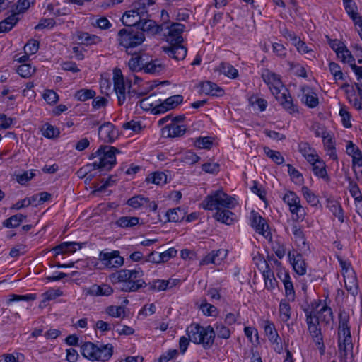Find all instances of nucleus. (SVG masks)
<instances>
[{
	"label": "nucleus",
	"instance_id": "obj_62",
	"mask_svg": "<svg viewBox=\"0 0 362 362\" xmlns=\"http://www.w3.org/2000/svg\"><path fill=\"white\" fill-rule=\"evenodd\" d=\"M216 333L218 337L225 339H229L230 337V329L221 323L216 325Z\"/></svg>",
	"mask_w": 362,
	"mask_h": 362
},
{
	"label": "nucleus",
	"instance_id": "obj_60",
	"mask_svg": "<svg viewBox=\"0 0 362 362\" xmlns=\"http://www.w3.org/2000/svg\"><path fill=\"white\" fill-rule=\"evenodd\" d=\"M35 0H18L16 5V13L18 14L25 12L31 5H33Z\"/></svg>",
	"mask_w": 362,
	"mask_h": 362
},
{
	"label": "nucleus",
	"instance_id": "obj_4",
	"mask_svg": "<svg viewBox=\"0 0 362 362\" xmlns=\"http://www.w3.org/2000/svg\"><path fill=\"white\" fill-rule=\"evenodd\" d=\"M234 199L221 190H217L211 194L208 195L202 204L206 210H221V208L231 209L233 207Z\"/></svg>",
	"mask_w": 362,
	"mask_h": 362
},
{
	"label": "nucleus",
	"instance_id": "obj_1",
	"mask_svg": "<svg viewBox=\"0 0 362 362\" xmlns=\"http://www.w3.org/2000/svg\"><path fill=\"white\" fill-rule=\"evenodd\" d=\"M166 28L168 31L164 35L169 45L162 47L163 51L175 60L184 59L187 52V49L182 45L183 42L182 34L185 28V25L176 22L168 25Z\"/></svg>",
	"mask_w": 362,
	"mask_h": 362
},
{
	"label": "nucleus",
	"instance_id": "obj_46",
	"mask_svg": "<svg viewBox=\"0 0 362 362\" xmlns=\"http://www.w3.org/2000/svg\"><path fill=\"white\" fill-rule=\"evenodd\" d=\"M317 317L320 321L328 324L333 319V313L331 308L327 305H323L317 312Z\"/></svg>",
	"mask_w": 362,
	"mask_h": 362
},
{
	"label": "nucleus",
	"instance_id": "obj_33",
	"mask_svg": "<svg viewBox=\"0 0 362 362\" xmlns=\"http://www.w3.org/2000/svg\"><path fill=\"white\" fill-rule=\"evenodd\" d=\"M129 12L135 13L136 16H139L142 21L143 19H145V18L148 17V8L140 0H138L132 4Z\"/></svg>",
	"mask_w": 362,
	"mask_h": 362
},
{
	"label": "nucleus",
	"instance_id": "obj_54",
	"mask_svg": "<svg viewBox=\"0 0 362 362\" xmlns=\"http://www.w3.org/2000/svg\"><path fill=\"white\" fill-rule=\"evenodd\" d=\"M95 92L91 89H81L76 91L75 98L80 101H86L88 99L93 98Z\"/></svg>",
	"mask_w": 362,
	"mask_h": 362
},
{
	"label": "nucleus",
	"instance_id": "obj_53",
	"mask_svg": "<svg viewBox=\"0 0 362 362\" xmlns=\"http://www.w3.org/2000/svg\"><path fill=\"white\" fill-rule=\"evenodd\" d=\"M329 69L335 81H344V74L338 64L335 62H330L329 64Z\"/></svg>",
	"mask_w": 362,
	"mask_h": 362
},
{
	"label": "nucleus",
	"instance_id": "obj_22",
	"mask_svg": "<svg viewBox=\"0 0 362 362\" xmlns=\"http://www.w3.org/2000/svg\"><path fill=\"white\" fill-rule=\"evenodd\" d=\"M147 59H148L147 55H133L128 63L129 69L132 71L143 70L147 63Z\"/></svg>",
	"mask_w": 362,
	"mask_h": 362
},
{
	"label": "nucleus",
	"instance_id": "obj_58",
	"mask_svg": "<svg viewBox=\"0 0 362 362\" xmlns=\"http://www.w3.org/2000/svg\"><path fill=\"white\" fill-rule=\"evenodd\" d=\"M262 78L264 81L267 83L269 86L274 85L279 86L281 83H282L278 75L274 73L268 72L266 74H262Z\"/></svg>",
	"mask_w": 362,
	"mask_h": 362
},
{
	"label": "nucleus",
	"instance_id": "obj_24",
	"mask_svg": "<svg viewBox=\"0 0 362 362\" xmlns=\"http://www.w3.org/2000/svg\"><path fill=\"white\" fill-rule=\"evenodd\" d=\"M200 88L202 92L206 95L221 96L224 93V90L221 88L211 81L202 82L200 85Z\"/></svg>",
	"mask_w": 362,
	"mask_h": 362
},
{
	"label": "nucleus",
	"instance_id": "obj_56",
	"mask_svg": "<svg viewBox=\"0 0 362 362\" xmlns=\"http://www.w3.org/2000/svg\"><path fill=\"white\" fill-rule=\"evenodd\" d=\"M106 313L113 317H120L122 315L123 318L125 317L124 308L122 306L110 305L106 308Z\"/></svg>",
	"mask_w": 362,
	"mask_h": 362
},
{
	"label": "nucleus",
	"instance_id": "obj_50",
	"mask_svg": "<svg viewBox=\"0 0 362 362\" xmlns=\"http://www.w3.org/2000/svg\"><path fill=\"white\" fill-rule=\"evenodd\" d=\"M279 313L280 317L283 322H287L291 318V306L289 303L285 300H282L280 302L279 305Z\"/></svg>",
	"mask_w": 362,
	"mask_h": 362
},
{
	"label": "nucleus",
	"instance_id": "obj_13",
	"mask_svg": "<svg viewBox=\"0 0 362 362\" xmlns=\"http://www.w3.org/2000/svg\"><path fill=\"white\" fill-rule=\"evenodd\" d=\"M202 333L199 336L200 341L197 344H202L204 349H209L214 344L215 339V331L214 328L209 325L207 327H201Z\"/></svg>",
	"mask_w": 362,
	"mask_h": 362
},
{
	"label": "nucleus",
	"instance_id": "obj_5",
	"mask_svg": "<svg viewBox=\"0 0 362 362\" xmlns=\"http://www.w3.org/2000/svg\"><path fill=\"white\" fill-rule=\"evenodd\" d=\"M124 273V278H123V284L120 288L122 291L135 292L146 286V283L141 279L144 272L141 268L133 270L123 269Z\"/></svg>",
	"mask_w": 362,
	"mask_h": 362
},
{
	"label": "nucleus",
	"instance_id": "obj_61",
	"mask_svg": "<svg viewBox=\"0 0 362 362\" xmlns=\"http://www.w3.org/2000/svg\"><path fill=\"white\" fill-rule=\"evenodd\" d=\"M219 253H221L220 250L211 251L200 261V265H206L211 263L216 264V257L219 255Z\"/></svg>",
	"mask_w": 362,
	"mask_h": 362
},
{
	"label": "nucleus",
	"instance_id": "obj_25",
	"mask_svg": "<svg viewBox=\"0 0 362 362\" xmlns=\"http://www.w3.org/2000/svg\"><path fill=\"white\" fill-rule=\"evenodd\" d=\"M77 247L78 249L81 248V244L76 242H64L54 247L53 250L56 255L68 252L73 253L76 251Z\"/></svg>",
	"mask_w": 362,
	"mask_h": 362
},
{
	"label": "nucleus",
	"instance_id": "obj_8",
	"mask_svg": "<svg viewBox=\"0 0 362 362\" xmlns=\"http://www.w3.org/2000/svg\"><path fill=\"white\" fill-rule=\"evenodd\" d=\"M99 259L108 268H118L123 265L124 259L119 255V251L100 252Z\"/></svg>",
	"mask_w": 362,
	"mask_h": 362
},
{
	"label": "nucleus",
	"instance_id": "obj_39",
	"mask_svg": "<svg viewBox=\"0 0 362 362\" xmlns=\"http://www.w3.org/2000/svg\"><path fill=\"white\" fill-rule=\"evenodd\" d=\"M139 223V218L136 216H122L116 221V224L121 228H131Z\"/></svg>",
	"mask_w": 362,
	"mask_h": 362
},
{
	"label": "nucleus",
	"instance_id": "obj_52",
	"mask_svg": "<svg viewBox=\"0 0 362 362\" xmlns=\"http://www.w3.org/2000/svg\"><path fill=\"white\" fill-rule=\"evenodd\" d=\"M155 95H156V94L153 93V94L151 95L150 96L146 97V98H143L141 100H139L140 107L145 111L151 110L154 114L153 110L156 108V106L157 105H154L153 101Z\"/></svg>",
	"mask_w": 362,
	"mask_h": 362
},
{
	"label": "nucleus",
	"instance_id": "obj_34",
	"mask_svg": "<svg viewBox=\"0 0 362 362\" xmlns=\"http://www.w3.org/2000/svg\"><path fill=\"white\" fill-rule=\"evenodd\" d=\"M201 327L202 326L199 324H192L187 328L186 332L190 341L197 344V342L200 341L201 338H199V336L202 333Z\"/></svg>",
	"mask_w": 362,
	"mask_h": 362
},
{
	"label": "nucleus",
	"instance_id": "obj_6",
	"mask_svg": "<svg viewBox=\"0 0 362 362\" xmlns=\"http://www.w3.org/2000/svg\"><path fill=\"white\" fill-rule=\"evenodd\" d=\"M269 88L272 93L286 111L290 114L298 112L297 106L293 104L289 90L282 83L279 86H269Z\"/></svg>",
	"mask_w": 362,
	"mask_h": 362
},
{
	"label": "nucleus",
	"instance_id": "obj_28",
	"mask_svg": "<svg viewBox=\"0 0 362 362\" xmlns=\"http://www.w3.org/2000/svg\"><path fill=\"white\" fill-rule=\"evenodd\" d=\"M303 95L302 97V102L305 103L308 107L314 108L319 104L317 95L310 90L307 88L306 92L305 88L303 89Z\"/></svg>",
	"mask_w": 362,
	"mask_h": 362
},
{
	"label": "nucleus",
	"instance_id": "obj_7",
	"mask_svg": "<svg viewBox=\"0 0 362 362\" xmlns=\"http://www.w3.org/2000/svg\"><path fill=\"white\" fill-rule=\"evenodd\" d=\"M283 200L288 205L291 213L296 215V221L303 220L305 218V211L300 204L299 197L295 192L288 191L283 197Z\"/></svg>",
	"mask_w": 362,
	"mask_h": 362
},
{
	"label": "nucleus",
	"instance_id": "obj_47",
	"mask_svg": "<svg viewBox=\"0 0 362 362\" xmlns=\"http://www.w3.org/2000/svg\"><path fill=\"white\" fill-rule=\"evenodd\" d=\"M263 276L266 287L269 289L274 288L276 284V281L274 279L273 272L269 269L268 264H266V269L263 272Z\"/></svg>",
	"mask_w": 362,
	"mask_h": 362
},
{
	"label": "nucleus",
	"instance_id": "obj_23",
	"mask_svg": "<svg viewBox=\"0 0 362 362\" xmlns=\"http://www.w3.org/2000/svg\"><path fill=\"white\" fill-rule=\"evenodd\" d=\"M288 257L292 262L293 269L298 275H304L306 273V264L301 255L298 254L296 256L291 255V252H288Z\"/></svg>",
	"mask_w": 362,
	"mask_h": 362
},
{
	"label": "nucleus",
	"instance_id": "obj_26",
	"mask_svg": "<svg viewBox=\"0 0 362 362\" xmlns=\"http://www.w3.org/2000/svg\"><path fill=\"white\" fill-rule=\"evenodd\" d=\"M187 128L185 125L170 123L163 129V134L167 133L168 137L182 136L186 132Z\"/></svg>",
	"mask_w": 362,
	"mask_h": 362
},
{
	"label": "nucleus",
	"instance_id": "obj_57",
	"mask_svg": "<svg viewBox=\"0 0 362 362\" xmlns=\"http://www.w3.org/2000/svg\"><path fill=\"white\" fill-rule=\"evenodd\" d=\"M18 74L23 78H29L35 72V69L28 64H23L17 69Z\"/></svg>",
	"mask_w": 362,
	"mask_h": 362
},
{
	"label": "nucleus",
	"instance_id": "obj_12",
	"mask_svg": "<svg viewBox=\"0 0 362 362\" xmlns=\"http://www.w3.org/2000/svg\"><path fill=\"white\" fill-rule=\"evenodd\" d=\"M343 276L346 289L353 296H356L358 293V283L355 272L352 269H346Z\"/></svg>",
	"mask_w": 362,
	"mask_h": 362
},
{
	"label": "nucleus",
	"instance_id": "obj_36",
	"mask_svg": "<svg viewBox=\"0 0 362 362\" xmlns=\"http://www.w3.org/2000/svg\"><path fill=\"white\" fill-rule=\"evenodd\" d=\"M149 202V199L147 197H144L142 195H136L131 198H129L127 204L134 208V209H140L143 206H145Z\"/></svg>",
	"mask_w": 362,
	"mask_h": 362
},
{
	"label": "nucleus",
	"instance_id": "obj_9",
	"mask_svg": "<svg viewBox=\"0 0 362 362\" xmlns=\"http://www.w3.org/2000/svg\"><path fill=\"white\" fill-rule=\"evenodd\" d=\"M114 90L116 93L119 105H122L126 99V85L124 79L119 69H114Z\"/></svg>",
	"mask_w": 362,
	"mask_h": 362
},
{
	"label": "nucleus",
	"instance_id": "obj_10",
	"mask_svg": "<svg viewBox=\"0 0 362 362\" xmlns=\"http://www.w3.org/2000/svg\"><path fill=\"white\" fill-rule=\"evenodd\" d=\"M183 101V96L181 95H175L166 98L163 103L158 104L153 110L154 115L161 114L168 110L175 108Z\"/></svg>",
	"mask_w": 362,
	"mask_h": 362
},
{
	"label": "nucleus",
	"instance_id": "obj_19",
	"mask_svg": "<svg viewBox=\"0 0 362 362\" xmlns=\"http://www.w3.org/2000/svg\"><path fill=\"white\" fill-rule=\"evenodd\" d=\"M308 329L313 339V341L317 344L320 350V354L323 355L325 354V346L323 343V339L320 327H319V325H315L308 326Z\"/></svg>",
	"mask_w": 362,
	"mask_h": 362
},
{
	"label": "nucleus",
	"instance_id": "obj_38",
	"mask_svg": "<svg viewBox=\"0 0 362 362\" xmlns=\"http://www.w3.org/2000/svg\"><path fill=\"white\" fill-rule=\"evenodd\" d=\"M233 216L234 214L230 211L223 209L216 211L214 216L218 221L230 225L233 221Z\"/></svg>",
	"mask_w": 362,
	"mask_h": 362
},
{
	"label": "nucleus",
	"instance_id": "obj_15",
	"mask_svg": "<svg viewBox=\"0 0 362 362\" xmlns=\"http://www.w3.org/2000/svg\"><path fill=\"white\" fill-rule=\"evenodd\" d=\"M94 361H107L113 354V346L111 344L97 345Z\"/></svg>",
	"mask_w": 362,
	"mask_h": 362
},
{
	"label": "nucleus",
	"instance_id": "obj_37",
	"mask_svg": "<svg viewBox=\"0 0 362 362\" xmlns=\"http://www.w3.org/2000/svg\"><path fill=\"white\" fill-rule=\"evenodd\" d=\"M97 344L92 342H86L81 347V354L86 358L94 361Z\"/></svg>",
	"mask_w": 362,
	"mask_h": 362
},
{
	"label": "nucleus",
	"instance_id": "obj_35",
	"mask_svg": "<svg viewBox=\"0 0 362 362\" xmlns=\"http://www.w3.org/2000/svg\"><path fill=\"white\" fill-rule=\"evenodd\" d=\"M26 218V216L18 214L11 216L10 218L4 220L3 226L8 228H14L21 225V223Z\"/></svg>",
	"mask_w": 362,
	"mask_h": 362
},
{
	"label": "nucleus",
	"instance_id": "obj_59",
	"mask_svg": "<svg viewBox=\"0 0 362 362\" xmlns=\"http://www.w3.org/2000/svg\"><path fill=\"white\" fill-rule=\"evenodd\" d=\"M36 298L35 294H27V295H16V294H11L8 296V298L7 299L6 302L8 304H10L12 302L14 301H20V300H25V301H30V300H34Z\"/></svg>",
	"mask_w": 362,
	"mask_h": 362
},
{
	"label": "nucleus",
	"instance_id": "obj_14",
	"mask_svg": "<svg viewBox=\"0 0 362 362\" xmlns=\"http://www.w3.org/2000/svg\"><path fill=\"white\" fill-rule=\"evenodd\" d=\"M349 315L344 310H341L339 313V327L338 339L343 340L351 335L350 327L349 326Z\"/></svg>",
	"mask_w": 362,
	"mask_h": 362
},
{
	"label": "nucleus",
	"instance_id": "obj_49",
	"mask_svg": "<svg viewBox=\"0 0 362 362\" xmlns=\"http://www.w3.org/2000/svg\"><path fill=\"white\" fill-rule=\"evenodd\" d=\"M302 193L307 202L313 206H316L319 204L318 197L306 186L302 187Z\"/></svg>",
	"mask_w": 362,
	"mask_h": 362
},
{
	"label": "nucleus",
	"instance_id": "obj_42",
	"mask_svg": "<svg viewBox=\"0 0 362 362\" xmlns=\"http://www.w3.org/2000/svg\"><path fill=\"white\" fill-rule=\"evenodd\" d=\"M264 332L271 341L279 344V337L273 322L270 321L265 322Z\"/></svg>",
	"mask_w": 362,
	"mask_h": 362
},
{
	"label": "nucleus",
	"instance_id": "obj_11",
	"mask_svg": "<svg viewBox=\"0 0 362 362\" xmlns=\"http://www.w3.org/2000/svg\"><path fill=\"white\" fill-rule=\"evenodd\" d=\"M251 226L257 233L262 235L265 238L271 235L269 230V225L266 220L262 218L259 213L254 211L251 213Z\"/></svg>",
	"mask_w": 362,
	"mask_h": 362
},
{
	"label": "nucleus",
	"instance_id": "obj_18",
	"mask_svg": "<svg viewBox=\"0 0 362 362\" xmlns=\"http://www.w3.org/2000/svg\"><path fill=\"white\" fill-rule=\"evenodd\" d=\"M338 349L339 356L341 359L346 360L349 354H352L354 344L351 336H349V337L343 340L338 339Z\"/></svg>",
	"mask_w": 362,
	"mask_h": 362
},
{
	"label": "nucleus",
	"instance_id": "obj_29",
	"mask_svg": "<svg viewBox=\"0 0 362 362\" xmlns=\"http://www.w3.org/2000/svg\"><path fill=\"white\" fill-rule=\"evenodd\" d=\"M313 166V171L314 174L323 179H328L327 173L326 170V165L325 162L317 157V159L313 162H310Z\"/></svg>",
	"mask_w": 362,
	"mask_h": 362
},
{
	"label": "nucleus",
	"instance_id": "obj_30",
	"mask_svg": "<svg viewBox=\"0 0 362 362\" xmlns=\"http://www.w3.org/2000/svg\"><path fill=\"white\" fill-rule=\"evenodd\" d=\"M327 207L340 222H344L343 210L339 202L333 199L328 198L327 199Z\"/></svg>",
	"mask_w": 362,
	"mask_h": 362
},
{
	"label": "nucleus",
	"instance_id": "obj_21",
	"mask_svg": "<svg viewBox=\"0 0 362 362\" xmlns=\"http://www.w3.org/2000/svg\"><path fill=\"white\" fill-rule=\"evenodd\" d=\"M298 151L308 163L313 162L318 156L316 151L305 141H302L298 144Z\"/></svg>",
	"mask_w": 362,
	"mask_h": 362
},
{
	"label": "nucleus",
	"instance_id": "obj_44",
	"mask_svg": "<svg viewBox=\"0 0 362 362\" xmlns=\"http://www.w3.org/2000/svg\"><path fill=\"white\" fill-rule=\"evenodd\" d=\"M175 281L173 280L171 285L169 280H156L150 284L151 290H157L158 291H165L168 288H173L175 285Z\"/></svg>",
	"mask_w": 362,
	"mask_h": 362
},
{
	"label": "nucleus",
	"instance_id": "obj_40",
	"mask_svg": "<svg viewBox=\"0 0 362 362\" xmlns=\"http://www.w3.org/2000/svg\"><path fill=\"white\" fill-rule=\"evenodd\" d=\"M166 216L168 221L180 222L184 219L185 216V212L180 207H177L175 209H169L166 212Z\"/></svg>",
	"mask_w": 362,
	"mask_h": 362
},
{
	"label": "nucleus",
	"instance_id": "obj_3",
	"mask_svg": "<svg viewBox=\"0 0 362 362\" xmlns=\"http://www.w3.org/2000/svg\"><path fill=\"white\" fill-rule=\"evenodd\" d=\"M145 40V35L142 31L134 28L129 27L119 30L117 41L120 46L126 48L127 52L129 54V49L138 47Z\"/></svg>",
	"mask_w": 362,
	"mask_h": 362
},
{
	"label": "nucleus",
	"instance_id": "obj_27",
	"mask_svg": "<svg viewBox=\"0 0 362 362\" xmlns=\"http://www.w3.org/2000/svg\"><path fill=\"white\" fill-rule=\"evenodd\" d=\"M76 37L78 40L85 45H96L101 42V38L99 36L86 32L78 31Z\"/></svg>",
	"mask_w": 362,
	"mask_h": 362
},
{
	"label": "nucleus",
	"instance_id": "obj_48",
	"mask_svg": "<svg viewBox=\"0 0 362 362\" xmlns=\"http://www.w3.org/2000/svg\"><path fill=\"white\" fill-rule=\"evenodd\" d=\"M284 276V279H282V282L284 284L285 288V293L287 297L291 296L293 300L295 296V291L293 288V285L292 281H291V277L288 272L281 273Z\"/></svg>",
	"mask_w": 362,
	"mask_h": 362
},
{
	"label": "nucleus",
	"instance_id": "obj_43",
	"mask_svg": "<svg viewBox=\"0 0 362 362\" xmlns=\"http://www.w3.org/2000/svg\"><path fill=\"white\" fill-rule=\"evenodd\" d=\"M218 71L230 78H235L238 75V70L228 63H221L218 66Z\"/></svg>",
	"mask_w": 362,
	"mask_h": 362
},
{
	"label": "nucleus",
	"instance_id": "obj_64",
	"mask_svg": "<svg viewBox=\"0 0 362 362\" xmlns=\"http://www.w3.org/2000/svg\"><path fill=\"white\" fill-rule=\"evenodd\" d=\"M177 252V250H175L174 247H170L166 251H164L163 252L159 254L158 261H160L161 263L166 262L170 259L175 257Z\"/></svg>",
	"mask_w": 362,
	"mask_h": 362
},
{
	"label": "nucleus",
	"instance_id": "obj_41",
	"mask_svg": "<svg viewBox=\"0 0 362 362\" xmlns=\"http://www.w3.org/2000/svg\"><path fill=\"white\" fill-rule=\"evenodd\" d=\"M147 183H153L157 185H163L167 182V175L162 172H155L150 174L146 178Z\"/></svg>",
	"mask_w": 362,
	"mask_h": 362
},
{
	"label": "nucleus",
	"instance_id": "obj_16",
	"mask_svg": "<svg viewBox=\"0 0 362 362\" xmlns=\"http://www.w3.org/2000/svg\"><path fill=\"white\" fill-rule=\"evenodd\" d=\"M113 293L112 287L105 284H93L86 291V294L93 296H109Z\"/></svg>",
	"mask_w": 362,
	"mask_h": 362
},
{
	"label": "nucleus",
	"instance_id": "obj_55",
	"mask_svg": "<svg viewBox=\"0 0 362 362\" xmlns=\"http://www.w3.org/2000/svg\"><path fill=\"white\" fill-rule=\"evenodd\" d=\"M264 150L267 156L277 165H281L284 162V158L280 152L271 150L267 147H265Z\"/></svg>",
	"mask_w": 362,
	"mask_h": 362
},
{
	"label": "nucleus",
	"instance_id": "obj_51",
	"mask_svg": "<svg viewBox=\"0 0 362 362\" xmlns=\"http://www.w3.org/2000/svg\"><path fill=\"white\" fill-rule=\"evenodd\" d=\"M293 234L298 246L302 247L303 248L305 247L306 246V239L302 229L298 228L296 225H293Z\"/></svg>",
	"mask_w": 362,
	"mask_h": 362
},
{
	"label": "nucleus",
	"instance_id": "obj_45",
	"mask_svg": "<svg viewBox=\"0 0 362 362\" xmlns=\"http://www.w3.org/2000/svg\"><path fill=\"white\" fill-rule=\"evenodd\" d=\"M163 69V64L158 59L148 61L144 66V71L148 74H156L159 73Z\"/></svg>",
	"mask_w": 362,
	"mask_h": 362
},
{
	"label": "nucleus",
	"instance_id": "obj_63",
	"mask_svg": "<svg viewBox=\"0 0 362 362\" xmlns=\"http://www.w3.org/2000/svg\"><path fill=\"white\" fill-rule=\"evenodd\" d=\"M39 49V42L35 40H30L24 46L25 54H34Z\"/></svg>",
	"mask_w": 362,
	"mask_h": 362
},
{
	"label": "nucleus",
	"instance_id": "obj_17",
	"mask_svg": "<svg viewBox=\"0 0 362 362\" xmlns=\"http://www.w3.org/2000/svg\"><path fill=\"white\" fill-rule=\"evenodd\" d=\"M146 18H147L143 19L140 25L139 26L141 27L140 31H142L143 33L148 32L153 35L161 33L163 32L164 29L163 24L157 25L154 21Z\"/></svg>",
	"mask_w": 362,
	"mask_h": 362
},
{
	"label": "nucleus",
	"instance_id": "obj_20",
	"mask_svg": "<svg viewBox=\"0 0 362 362\" xmlns=\"http://www.w3.org/2000/svg\"><path fill=\"white\" fill-rule=\"evenodd\" d=\"M98 135L105 141L112 142L115 139L114 125L110 122H105L100 126Z\"/></svg>",
	"mask_w": 362,
	"mask_h": 362
},
{
	"label": "nucleus",
	"instance_id": "obj_2",
	"mask_svg": "<svg viewBox=\"0 0 362 362\" xmlns=\"http://www.w3.org/2000/svg\"><path fill=\"white\" fill-rule=\"evenodd\" d=\"M98 153H100L98 160L87 165V167L90 166L93 167V169L108 171L115 165V155L120 153V151L114 146L102 145L98 148Z\"/></svg>",
	"mask_w": 362,
	"mask_h": 362
},
{
	"label": "nucleus",
	"instance_id": "obj_31",
	"mask_svg": "<svg viewBox=\"0 0 362 362\" xmlns=\"http://www.w3.org/2000/svg\"><path fill=\"white\" fill-rule=\"evenodd\" d=\"M142 20L140 18L139 16H136L135 13H132L129 11H127L122 18V23L127 27H132L134 28V26H139Z\"/></svg>",
	"mask_w": 362,
	"mask_h": 362
},
{
	"label": "nucleus",
	"instance_id": "obj_32",
	"mask_svg": "<svg viewBox=\"0 0 362 362\" xmlns=\"http://www.w3.org/2000/svg\"><path fill=\"white\" fill-rule=\"evenodd\" d=\"M18 21V13L14 12L8 18L0 22V33H7L10 31Z\"/></svg>",
	"mask_w": 362,
	"mask_h": 362
}]
</instances>
